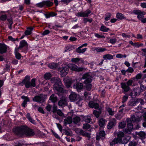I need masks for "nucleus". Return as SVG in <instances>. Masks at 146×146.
Segmentation results:
<instances>
[{"mask_svg":"<svg viewBox=\"0 0 146 146\" xmlns=\"http://www.w3.org/2000/svg\"><path fill=\"white\" fill-rule=\"evenodd\" d=\"M80 134L84 136L87 137L88 138V139L89 140L90 138V133L86 132L82 130L80 131Z\"/></svg>","mask_w":146,"mask_h":146,"instance_id":"obj_30","label":"nucleus"},{"mask_svg":"<svg viewBox=\"0 0 146 146\" xmlns=\"http://www.w3.org/2000/svg\"><path fill=\"white\" fill-rule=\"evenodd\" d=\"M136 134L138 136L139 139L143 140L146 138V132L143 131H141L136 133Z\"/></svg>","mask_w":146,"mask_h":146,"instance_id":"obj_20","label":"nucleus"},{"mask_svg":"<svg viewBox=\"0 0 146 146\" xmlns=\"http://www.w3.org/2000/svg\"><path fill=\"white\" fill-rule=\"evenodd\" d=\"M52 81L54 83V85L56 84L60 86L62 85L60 79L58 77H54L52 79Z\"/></svg>","mask_w":146,"mask_h":146,"instance_id":"obj_19","label":"nucleus"},{"mask_svg":"<svg viewBox=\"0 0 146 146\" xmlns=\"http://www.w3.org/2000/svg\"><path fill=\"white\" fill-rule=\"evenodd\" d=\"M92 18L88 19V18H84L83 20L84 23H86L87 22H89L91 23L92 21Z\"/></svg>","mask_w":146,"mask_h":146,"instance_id":"obj_49","label":"nucleus"},{"mask_svg":"<svg viewBox=\"0 0 146 146\" xmlns=\"http://www.w3.org/2000/svg\"><path fill=\"white\" fill-rule=\"evenodd\" d=\"M93 78L91 74L90 73L88 72L84 74L82 77V79L85 80L83 82L84 83L91 82L92 81Z\"/></svg>","mask_w":146,"mask_h":146,"instance_id":"obj_4","label":"nucleus"},{"mask_svg":"<svg viewBox=\"0 0 146 146\" xmlns=\"http://www.w3.org/2000/svg\"><path fill=\"white\" fill-rule=\"evenodd\" d=\"M117 137L116 138H114L112 142L110 143L111 145L113 144H115L120 143L121 139L124 137V134L122 131H119L117 133Z\"/></svg>","mask_w":146,"mask_h":146,"instance_id":"obj_3","label":"nucleus"},{"mask_svg":"<svg viewBox=\"0 0 146 146\" xmlns=\"http://www.w3.org/2000/svg\"><path fill=\"white\" fill-rule=\"evenodd\" d=\"M73 87L76 89L77 91L79 92L83 88V83L79 82H76L73 85Z\"/></svg>","mask_w":146,"mask_h":146,"instance_id":"obj_15","label":"nucleus"},{"mask_svg":"<svg viewBox=\"0 0 146 146\" xmlns=\"http://www.w3.org/2000/svg\"><path fill=\"white\" fill-rule=\"evenodd\" d=\"M126 56L127 55L126 54L122 55L121 54H118L116 55V57L117 58H126Z\"/></svg>","mask_w":146,"mask_h":146,"instance_id":"obj_57","label":"nucleus"},{"mask_svg":"<svg viewBox=\"0 0 146 146\" xmlns=\"http://www.w3.org/2000/svg\"><path fill=\"white\" fill-rule=\"evenodd\" d=\"M128 96L127 95L124 96L122 98V102L123 103H124L127 101V100L128 99Z\"/></svg>","mask_w":146,"mask_h":146,"instance_id":"obj_62","label":"nucleus"},{"mask_svg":"<svg viewBox=\"0 0 146 146\" xmlns=\"http://www.w3.org/2000/svg\"><path fill=\"white\" fill-rule=\"evenodd\" d=\"M84 84L85 85L86 89L88 91H90L92 87V85L91 82H88Z\"/></svg>","mask_w":146,"mask_h":146,"instance_id":"obj_42","label":"nucleus"},{"mask_svg":"<svg viewBox=\"0 0 146 146\" xmlns=\"http://www.w3.org/2000/svg\"><path fill=\"white\" fill-rule=\"evenodd\" d=\"M58 105L62 107H64L68 105L67 98L63 97L60 99L58 102Z\"/></svg>","mask_w":146,"mask_h":146,"instance_id":"obj_12","label":"nucleus"},{"mask_svg":"<svg viewBox=\"0 0 146 146\" xmlns=\"http://www.w3.org/2000/svg\"><path fill=\"white\" fill-rule=\"evenodd\" d=\"M82 100L80 99L76 102V103L78 104L79 106H81L82 105Z\"/></svg>","mask_w":146,"mask_h":146,"instance_id":"obj_61","label":"nucleus"},{"mask_svg":"<svg viewBox=\"0 0 146 146\" xmlns=\"http://www.w3.org/2000/svg\"><path fill=\"white\" fill-rule=\"evenodd\" d=\"M116 16L117 19L120 20H122L126 19V17H125L124 15L121 13H117L116 14Z\"/></svg>","mask_w":146,"mask_h":146,"instance_id":"obj_32","label":"nucleus"},{"mask_svg":"<svg viewBox=\"0 0 146 146\" xmlns=\"http://www.w3.org/2000/svg\"><path fill=\"white\" fill-rule=\"evenodd\" d=\"M7 18V16L5 15H3L1 16L0 17V20L2 21H4L6 20Z\"/></svg>","mask_w":146,"mask_h":146,"instance_id":"obj_60","label":"nucleus"},{"mask_svg":"<svg viewBox=\"0 0 146 146\" xmlns=\"http://www.w3.org/2000/svg\"><path fill=\"white\" fill-rule=\"evenodd\" d=\"M74 49V46L73 45H68L65 48L64 52H66L68 50L70 51Z\"/></svg>","mask_w":146,"mask_h":146,"instance_id":"obj_39","label":"nucleus"},{"mask_svg":"<svg viewBox=\"0 0 146 146\" xmlns=\"http://www.w3.org/2000/svg\"><path fill=\"white\" fill-rule=\"evenodd\" d=\"M130 139V137L129 136H128L125 137H123V139H121L120 142L119 143H121L124 144H126L129 141Z\"/></svg>","mask_w":146,"mask_h":146,"instance_id":"obj_28","label":"nucleus"},{"mask_svg":"<svg viewBox=\"0 0 146 146\" xmlns=\"http://www.w3.org/2000/svg\"><path fill=\"white\" fill-rule=\"evenodd\" d=\"M71 61L72 62L74 63L78 64L79 61L81 62H83L84 60L82 58H73L71 59Z\"/></svg>","mask_w":146,"mask_h":146,"instance_id":"obj_27","label":"nucleus"},{"mask_svg":"<svg viewBox=\"0 0 146 146\" xmlns=\"http://www.w3.org/2000/svg\"><path fill=\"white\" fill-rule=\"evenodd\" d=\"M90 127V125L88 123H85L83 125V128L85 129H88Z\"/></svg>","mask_w":146,"mask_h":146,"instance_id":"obj_51","label":"nucleus"},{"mask_svg":"<svg viewBox=\"0 0 146 146\" xmlns=\"http://www.w3.org/2000/svg\"><path fill=\"white\" fill-rule=\"evenodd\" d=\"M63 86V85L60 86L56 84L54 85L53 90L54 92L58 95H59L60 93H64V90Z\"/></svg>","mask_w":146,"mask_h":146,"instance_id":"obj_5","label":"nucleus"},{"mask_svg":"<svg viewBox=\"0 0 146 146\" xmlns=\"http://www.w3.org/2000/svg\"><path fill=\"white\" fill-rule=\"evenodd\" d=\"M107 111L109 113L110 115H114V111H113L111 108H108L107 109Z\"/></svg>","mask_w":146,"mask_h":146,"instance_id":"obj_48","label":"nucleus"},{"mask_svg":"<svg viewBox=\"0 0 146 146\" xmlns=\"http://www.w3.org/2000/svg\"><path fill=\"white\" fill-rule=\"evenodd\" d=\"M127 128L129 129L130 130L132 131L133 129V125L132 123H129L127 124Z\"/></svg>","mask_w":146,"mask_h":146,"instance_id":"obj_53","label":"nucleus"},{"mask_svg":"<svg viewBox=\"0 0 146 146\" xmlns=\"http://www.w3.org/2000/svg\"><path fill=\"white\" fill-rule=\"evenodd\" d=\"M49 100H51L52 102L54 103L57 101L58 98L57 96H55L54 94H53L50 96L49 98Z\"/></svg>","mask_w":146,"mask_h":146,"instance_id":"obj_29","label":"nucleus"},{"mask_svg":"<svg viewBox=\"0 0 146 146\" xmlns=\"http://www.w3.org/2000/svg\"><path fill=\"white\" fill-rule=\"evenodd\" d=\"M91 11L90 10L88 9L85 12H78L77 13L76 15L78 17H87L88 16L89 14L91 13Z\"/></svg>","mask_w":146,"mask_h":146,"instance_id":"obj_11","label":"nucleus"},{"mask_svg":"<svg viewBox=\"0 0 146 146\" xmlns=\"http://www.w3.org/2000/svg\"><path fill=\"white\" fill-rule=\"evenodd\" d=\"M130 120L131 122L137 123L140 121V117L139 116H136L134 115L131 116Z\"/></svg>","mask_w":146,"mask_h":146,"instance_id":"obj_21","label":"nucleus"},{"mask_svg":"<svg viewBox=\"0 0 146 146\" xmlns=\"http://www.w3.org/2000/svg\"><path fill=\"white\" fill-rule=\"evenodd\" d=\"M132 131L130 130L128 128H126L124 130V132L126 134H130L131 133V132Z\"/></svg>","mask_w":146,"mask_h":146,"instance_id":"obj_56","label":"nucleus"},{"mask_svg":"<svg viewBox=\"0 0 146 146\" xmlns=\"http://www.w3.org/2000/svg\"><path fill=\"white\" fill-rule=\"evenodd\" d=\"M52 106L49 104H47V106H46L45 108L47 111H48V112H50V111H51V109L52 108Z\"/></svg>","mask_w":146,"mask_h":146,"instance_id":"obj_52","label":"nucleus"},{"mask_svg":"<svg viewBox=\"0 0 146 146\" xmlns=\"http://www.w3.org/2000/svg\"><path fill=\"white\" fill-rule=\"evenodd\" d=\"M137 104V100L135 101H130L128 103L129 106H133Z\"/></svg>","mask_w":146,"mask_h":146,"instance_id":"obj_41","label":"nucleus"},{"mask_svg":"<svg viewBox=\"0 0 146 146\" xmlns=\"http://www.w3.org/2000/svg\"><path fill=\"white\" fill-rule=\"evenodd\" d=\"M103 58L105 60H111L113 58V56L111 54H107L103 56Z\"/></svg>","mask_w":146,"mask_h":146,"instance_id":"obj_36","label":"nucleus"},{"mask_svg":"<svg viewBox=\"0 0 146 146\" xmlns=\"http://www.w3.org/2000/svg\"><path fill=\"white\" fill-rule=\"evenodd\" d=\"M69 98L71 102H75L78 100V96L76 93L72 92L69 96Z\"/></svg>","mask_w":146,"mask_h":146,"instance_id":"obj_14","label":"nucleus"},{"mask_svg":"<svg viewBox=\"0 0 146 146\" xmlns=\"http://www.w3.org/2000/svg\"><path fill=\"white\" fill-rule=\"evenodd\" d=\"M106 120L102 118L99 121V124L100 127H103L105 124Z\"/></svg>","mask_w":146,"mask_h":146,"instance_id":"obj_33","label":"nucleus"},{"mask_svg":"<svg viewBox=\"0 0 146 146\" xmlns=\"http://www.w3.org/2000/svg\"><path fill=\"white\" fill-rule=\"evenodd\" d=\"M7 46L4 44L0 43V53L3 54L7 51Z\"/></svg>","mask_w":146,"mask_h":146,"instance_id":"obj_18","label":"nucleus"},{"mask_svg":"<svg viewBox=\"0 0 146 146\" xmlns=\"http://www.w3.org/2000/svg\"><path fill=\"white\" fill-rule=\"evenodd\" d=\"M36 79L34 78H33L31 80V82H30V87L31 86L33 87H35L36 86Z\"/></svg>","mask_w":146,"mask_h":146,"instance_id":"obj_43","label":"nucleus"},{"mask_svg":"<svg viewBox=\"0 0 146 146\" xmlns=\"http://www.w3.org/2000/svg\"><path fill=\"white\" fill-rule=\"evenodd\" d=\"M89 106L90 108H94L95 109H98L99 108L98 104L93 102H90L89 103Z\"/></svg>","mask_w":146,"mask_h":146,"instance_id":"obj_23","label":"nucleus"},{"mask_svg":"<svg viewBox=\"0 0 146 146\" xmlns=\"http://www.w3.org/2000/svg\"><path fill=\"white\" fill-rule=\"evenodd\" d=\"M52 110L51 111L53 113H55L57 111V106L55 104H54L52 106Z\"/></svg>","mask_w":146,"mask_h":146,"instance_id":"obj_46","label":"nucleus"},{"mask_svg":"<svg viewBox=\"0 0 146 146\" xmlns=\"http://www.w3.org/2000/svg\"><path fill=\"white\" fill-rule=\"evenodd\" d=\"M68 72V66L63 67L62 69L60 71V74L62 77L65 76Z\"/></svg>","mask_w":146,"mask_h":146,"instance_id":"obj_16","label":"nucleus"},{"mask_svg":"<svg viewBox=\"0 0 146 146\" xmlns=\"http://www.w3.org/2000/svg\"><path fill=\"white\" fill-rule=\"evenodd\" d=\"M133 78H131L126 83L125 82H122L121 83V87L124 92H127L129 90L130 88L129 86H135L137 85V83L133 82Z\"/></svg>","mask_w":146,"mask_h":146,"instance_id":"obj_2","label":"nucleus"},{"mask_svg":"<svg viewBox=\"0 0 146 146\" xmlns=\"http://www.w3.org/2000/svg\"><path fill=\"white\" fill-rule=\"evenodd\" d=\"M80 120V118L79 117L76 116L74 117L72 119V122L75 124L78 123Z\"/></svg>","mask_w":146,"mask_h":146,"instance_id":"obj_40","label":"nucleus"},{"mask_svg":"<svg viewBox=\"0 0 146 146\" xmlns=\"http://www.w3.org/2000/svg\"><path fill=\"white\" fill-rule=\"evenodd\" d=\"M137 143L134 141H131L129 142V146H136Z\"/></svg>","mask_w":146,"mask_h":146,"instance_id":"obj_54","label":"nucleus"},{"mask_svg":"<svg viewBox=\"0 0 146 146\" xmlns=\"http://www.w3.org/2000/svg\"><path fill=\"white\" fill-rule=\"evenodd\" d=\"M139 89L142 92L143 91H145L146 90V87L142 84L140 85Z\"/></svg>","mask_w":146,"mask_h":146,"instance_id":"obj_58","label":"nucleus"},{"mask_svg":"<svg viewBox=\"0 0 146 146\" xmlns=\"http://www.w3.org/2000/svg\"><path fill=\"white\" fill-rule=\"evenodd\" d=\"M102 113V108H100L96 110H94L93 113L94 115L97 118H98Z\"/></svg>","mask_w":146,"mask_h":146,"instance_id":"obj_22","label":"nucleus"},{"mask_svg":"<svg viewBox=\"0 0 146 146\" xmlns=\"http://www.w3.org/2000/svg\"><path fill=\"white\" fill-rule=\"evenodd\" d=\"M13 131L15 133L19 136L25 135L27 137H31L33 136L35 134L32 129L25 125L17 127Z\"/></svg>","mask_w":146,"mask_h":146,"instance_id":"obj_1","label":"nucleus"},{"mask_svg":"<svg viewBox=\"0 0 146 146\" xmlns=\"http://www.w3.org/2000/svg\"><path fill=\"white\" fill-rule=\"evenodd\" d=\"M56 112L57 114L60 116H62L63 115V114L60 110H58Z\"/></svg>","mask_w":146,"mask_h":146,"instance_id":"obj_63","label":"nucleus"},{"mask_svg":"<svg viewBox=\"0 0 146 146\" xmlns=\"http://www.w3.org/2000/svg\"><path fill=\"white\" fill-rule=\"evenodd\" d=\"M30 76H27L19 84L22 86H23L24 84H25V87L27 88H30Z\"/></svg>","mask_w":146,"mask_h":146,"instance_id":"obj_9","label":"nucleus"},{"mask_svg":"<svg viewBox=\"0 0 146 146\" xmlns=\"http://www.w3.org/2000/svg\"><path fill=\"white\" fill-rule=\"evenodd\" d=\"M33 100L34 102L41 103L45 101V96L44 95L40 94L35 96Z\"/></svg>","mask_w":146,"mask_h":146,"instance_id":"obj_8","label":"nucleus"},{"mask_svg":"<svg viewBox=\"0 0 146 146\" xmlns=\"http://www.w3.org/2000/svg\"><path fill=\"white\" fill-rule=\"evenodd\" d=\"M48 66L50 68L53 69L56 68L57 67L58 64L57 63L52 62L49 64Z\"/></svg>","mask_w":146,"mask_h":146,"instance_id":"obj_35","label":"nucleus"},{"mask_svg":"<svg viewBox=\"0 0 146 146\" xmlns=\"http://www.w3.org/2000/svg\"><path fill=\"white\" fill-rule=\"evenodd\" d=\"M141 92L140 89H139V87H137L133 90L131 93L130 95L132 98H134L136 96H139Z\"/></svg>","mask_w":146,"mask_h":146,"instance_id":"obj_10","label":"nucleus"},{"mask_svg":"<svg viewBox=\"0 0 146 146\" xmlns=\"http://www.w3.org/2000/svg\"><path fill=\"white\" fill-rule=\"evenodd\" d=\"M93 115L92 114H91L90 115H88L87 116H84L83 117V120L86 122L88 123H90V122L92 121L91 117Z\"/></svg>","mask_w":146,"mask_h":146,"instance_id":"obj_26","label":"nucleus"},{"mask_svg":"<svg viewBox=\"0 0 146 146\" xmlns=\"http://www.w3.org/2000/svg\"><path fill=\"white\" fill-rule=\"evenodd\" d=\"M100 30L103 32H108L110 30L109 28H106L104 25H102L101 26Z\"/></svg>","mask_w":146,"mask_h":146,"instance_id":"obj_45","label":"nucleus"},{"mask_svg":"<svg viewBox=\"0 0 146 146\" xmlns=\"http://www.w3.org/2000/svg\"><path fill=\"white\" fill-rule=\"evenodd\" d=\"M22 99H24V100L22 104V106L24 107H25L27 104V102L29 101V98L27 97L24 96H23L21 97Z\"/></svg>","mask_w":146,"mask_h":146,"instance_id":"obj_24","label":"nucleus"},{"mask_svg":"<svg viewBox=\"0 0 146 146\" xmlns=\"http://www.w3.org/2000/svg\"><path fill=\"white\" fill-rule=\"evenodd\" d=\"M53 4L52 2L49 1H45L36 4V6L37 7L42 8L45 5L48 7L52 6Z\"/></svg>","mask_w":146,"mask_h":146,"instance_id":"obj_7","label":"nucleus"},{"mask_svg":"<svg viewBox=\"0 0 146 146\" xmlns=\"http://www.w3.org/2000/svg\"><path fill=\"white\" fill-rule=\"evenodd\" d=\"M44 77L45 79L49 80L51 77V75L49 73H46L44 74Z\"/></svg>","mask_w":146,"mask_h":146,"instance_id":"obj_47","label":"nucleus"},{"mask_svg":"<svg viewBox=\"0 0 146 146\" xmlns=\"http://www.w3.org/2000/svg\"><path fill=\"white\" fill-rule=\"evenodd\" d=\"M143 12H141L140 14L138 15L137 16V17L138 19L140 20L143 17H144V16L143 15Z\"/></svg>","mask_w":146,"mask_h":146,"instance_id":"obj_55","label":"nucleus"},{"mask_svg":"<svg viewBox=\"0 0 146 146\" xmlns=\"http://www.w3.org/2000/svg\"><path fill=\"white\" fill-rule=\"evenodd\" d=\"M25 47L26 48L25 51H26L28 49V44L27 42L25 40H22L20 42V45L19 47L16 48L17 50L21 49L23 47Z\"/></svg>","mask_w":146,"mask_h":146,"instance_id":"obj_13","label":"nucleus"},{"mask_svg":"<svg viewBox=\"0 0 146 146\" xmlns=\"http://www.w3.org/2000/svg\"><path fill=\"white\" fill-rule=\"evenodd\" d=\"M17 49L15 48V57L17 59L19 60L21 58V55L18 52L19 50H17Z\"/></svg>","mask_w":146,"mask_h":146,"instance_id":"obj_38","label":"nucleus"},{"mask_svg":"<svg viewBox=\"0 0 146 146\" xmlns=\"http://www.w3.org/2000/svg\"><path fill=\"white\" fill-rule=\"evenodd\" d=\"M82 48H80V46L77 48L76 49V52L79 53H83L86 51L87 49V48H85L83 49H81Z\"/></svg>","mask_w":146,"mask_h":146,"instance_id":"obj_37","label":"nucleus"},{"mask_svg":"<svg viewBox=\"0 0 146 146\" xmlns=\"http://www.w3.org/2000/svg\"><path fill=\"white\" fill-rule=\"evenodd\" d=\"M116 124V120L114 118L111 119L110 120L107 125L108 128L109 129H111Z\"/></svg>","mask_w":146,"mask_h":146,"instance_id":"obj_17","label":"nucleus"},{"mask_svg":"<svg viewBox=\"0 0 146 146\" xmlns=\"http://www.w3.org/2000/svg\"><path fill=\"white\" fill-rule=\"evenodd\" d=\"M72 121V119L71 117L68 116L64 120V125L66 126L68 124H70Z\"/></svg>","mask_w":146,"mask_h":146,"instance_id":"obj_25","label":"nucleus"},{"mask_svg":"<svg viewBox=\"0 0 146 146\" xmlns=\"http://www.w3.org/2000/svg\"><path fill=\"white\" fill-rule=\"evenodd\" d=\"M126 124L125 121L121 122L119 124V128L122 129L126 126Z\"/></svg>","mask_w":146,"mask_h":146,"instance_id":"obj_50","label":"nucleus"},{"mask_svg":"<svg viewBox=\"0 0 146 146\" xmlns=\"http://www.w3.org/2000/svg\"><path fill=\"white\" fill-rule=\"evenodd\" d=\"M96 52H102L106 50L105 48H103L101 47H98L95 49Z\"/></svg>","mask_w":146,"mask_h":146,"instance_id":"obj_44","label":"nucleus"},{"mask_svg":"<svg viewBox=\"0 0 146 146\" xmlns=\"http://www.w3.org/2000/svg\"><path fill=\"white\" fill-rule=\"evenodd\" d=\"M33 28L30 27L27 28V30L25 32V34L26 35H31L32 33L31 31L33 30Z\"/></svg>","mask_w":146,"mask_h":146,"instance_id":"obj_34","label":"nucleus"},{"mask_svg":"<svg viewBox=\"0 0 146 146\" xmlns=\"http://www.w3.org/2000/svg\"><path fill=\"white\" fill-rule=\"evenodd\" d=\"M68 67L70 70L72 71L77 72H81L82 71L84 68L82 67H78L76 64H69L68 65Z\"/></svg>","mask_w":146,"mask_h":146,"instance_id":"obj_6","label":"nucleus"},{"mask_svg":"<svg viewBox=\"0 0 146 146\" xmlns=\"http://www.w3.org/2000/svg\"><path fill=\"white\" fill-rule=\"evenodd\" d=\"M98 134L100 135L103 137L105 136L106 135L105 132L104 131H100Z\"/></svg>","mask_w":146,"mask_h":146,"instance_id":"obj_64","label":"nucleus"},{"mask_svg":"<svg viewBox=\"0 0 146 146\" xmlns=\"http://www.w3.org/2000/svg\"><path fill=\"white\" fill-rule=\"evenodd\" d=\"M74 81L71 79H70L65 82V84L67 88H69L70 87Z\"/></svg>","mask_w":146,"mask_h":146,"instance_id":"obj_31","label":"nucleus"},{"mask_svg":"<svg viewBox=\"0 0 146 146\" xmlns=\"http://www.w3.org/2000/svg\"><path fill=\"white\" fill-rule=\"evenodd\" d=\"M137 104L139 103H140L141 104V105L144 104V101L141 99H138L137 100Z\"/></svg>","mask_w":146,"mask_h":146,"instance_id":"obj_59","label":"nucleus"}]
</instances>
